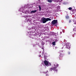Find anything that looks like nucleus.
<instances>
[{"label":"nucleus","instance_id":"nucleus-12","mask_svg":"<svg viewBox=\"0 0 76 76\" xmlns=\"http://www.w3.org/2000/svg\"><path fill=\"white\" fill-rule=\"evenodd\" d=\"M66 19H69V16H68V15H67V16H66Z\"/></svg>","mask_w":76,"mask_h":76},{"label":"nucleus","instance_id":"nucleus-1","mask_svg":"<svg viewBox=\"0 0 76 76\" xmlns=\"http://www.w3.org/2000/svg\"><path fill=\"white\" fill-rule=\"evenodd\" d=\"M44 18H42V23H46L48 21H51V19L50 18H46L44 17Z\"/></svg>","mask_w":76,"mask_h":76},{"label":"nucleus","instance_id":"nucleus-20","mask_svg":"<svg viewBox=\"0 0 76 76\" xmlns=\"http://www.w3.org/2000/svg\"><path fill=\"white\" fill-rule=\"evenodd\" d=\"M69 44V43H67V44Z\"/></svg>","mask_w":76,"mask_h":76},{"label":"nucleus","instance_id":"nucleus-24","mask_svg":"<svg viewBox=\"0 0 76 76\" xmlns=\"http://www.w3.org/2000/svg\"><path fill=\"white\" fill-rule=\"evenodd\" d=\"M50 65H51V64H50Z\"/></svg>","mask_w":76,"mask_h":76},{"label":"nucleus","instance_id":"nucleus-4","mask_svg":"<svg viewBox=\"0 0 76 76\" xmlns=\"http://www.w3.org/2000/svg\"><path fill=\"white\" fill-rule=\"evenodd\" d=\"M44 63L45 65H47L48 64V62L46 60H45L44 61Z\"/></svg>","mask_w":76,"mask_h":76},{"label":"nucleus","instance_id":"nucleus-22","mask_svg":"<svg viewBox=\"0 0 76 76\" xmlns=\"http://www.w3.org/2000/svg\"><path fill=\"white\" fill-rule=\"evenodd\" d=\"M49 34V35H50V34Z\"/></svg>","mask_w":76,"mask_h":76},{"label":"nucleus","instance_id":"nucleus-23","mask_svg":"<svg viewBox=\"0 0 76 76\" xmlns=\"http://www.w3.org/2000/svg\"><path fill=\"white\" fill-rule=\"evenodd\" d=\"M39 1H40V0H39Z\"/></svg>","mask_w":76,"mask_h":76},{"label":"nucleus","instance_id":"nucleus-9","mask_svg":"<svg viewBox=\"0 0 76 76\" xmlns=\"http://www.w3.org/2000/svg\"><path fill=\"white\" fill-rule=\"evenodd\" d=\"M38 7L39 8V10L41 11V5H39Z\"/></svg>","mask_w":76,"mask_h":76},{"label":"nucleus","instance_id":"nucleus-13","mask_svg":"<svg viewBox=\"0 0 76 76\" xmlns=\"http://www.w3.org/2000/svg\"><path fill=\"white\" fill-rule=\"evenodd\" d=\"M68 9L69 10H72V7H70L68 8Z\"/></svg>","mask_w":76,"mask_h":76},{"label":"nucleus","instance_id":"nucleus-18","mask_svg":"<svg viewBox=\"0 0 76 76\" xmlns=\"http://www.w3.org/2000/svg\"><path fill=\"white\" fill-rule=\"evenodd\" d=\"M41 55H39V57H41Z\"/></svg>","mask_w":76,"mask_h":76},{"label":"nucleus","instance_id":"nucleus-17","mask_svg":"<svg viewBox=\"0 0 76 76\" xmlns=\"http://www.w3.org/2000/svg\"><path fill=\"white\" fill-rule=\"evenodd\" d=\"M56 66H57V67H58V64H57Z\"/></svg>","mask_w":76,"mask_h":76},{"label":"nucleus","instance_id":"nucleus-11","mask_svg":"<svg viewBox=\"0 0 76 76\" xmlns=\"http://www.w3.org/2000/svg\"><path fill=\"white\" fill-rule=\"evenodd\" d=\"M56 42H53V43H52V44L53 45H56Z\"/></svg>","mask_w":76,"mask_h":76},{"label":"nucleus","instance_id":"nucleus-5","mask_svg":"<svg viewBox=\"0 0 76 76\" xmlns=\"http://www.w3.org/2000/svg\"><path fill=\"white\" fill-rule=\"evenodd\" d=\"M63 56H64V54L63 53V52L61 53V54H60V58H61V57H63Z\"/></svg>","mask_w":76,"mask_h":76},{"label":"nucleus","instance_id":"nucleus-25","mask_svg":"<svg viewBox=\"0 0 76 76\" xmlns=\"http://www.w3.org/2000/svg\"><path fill=\"white\" fill-rule=\"evenodd\" d=\"M33 38V39H34V38Z\"/></svg>","mask_w":76,"mask_h":76},{"label":"nucleus","instance_id":"nucleus-3","mask_svg":"<svg viewBox=\"0 0 76 76\" xmlns=\"http://www.w3.org/2000/svg\"><path fill=\"white\" fill-rule=\"evenodd\" d=\"M52 70H54L55 72H57V71H58V70L57 69V67L56 66H54L53 68H51L50 69L49 71L50 72H51Z\"/></svg>","mask_w":76,"mask_h":76},{"label":"nucleus","instance_id":"nucleus-21","mask_svg":"<svg viewBox=\"0 0 76 76\" xmlns=\"http://www.w3.org/2000/svg\"><path fill=\"white\" fill-rule=\"evenodd\" d=\"M50 33H51V32L50 31Z\"/></svg>","mask_w":76,"mask_h":76},{"label":"nucleus","instance_id":"nucleus-6","mask_svg":"<svg viewBox=\"0 0 76 76\" xmlns=\"http://www.w3.org/2000/svg\"><path fill=\"white\" fill-rule=\"evenodd\" d=\"M37 10H34V11H31V12L30 13H35V12H37Z\"/></svg>","mask_w":76,"mask_h":76},{"label":"nucleus","instance_id":"nucleus-14","mask_svg":"<svg viewBox=\"0 0 76 76\" xmlns=\"http://www.w3.org/2000/svg\"><path fill=\"white\" fill-rule=\"evenodd\" d=\"M72 22V21H71V20H69V23H70V22Z\"/></svg>","mask_w":76,"mask_h":76},{"label":"nucleus","instance_id":"nucleus-8","mask_svg":"<svg viewBox=\"0 0 76 76\" xmlns=\"http://www.w3.org/2000/svg\"><path fill=\"white\" fill-rule=\"evenodd\" d=\"M53 1V0H48V1L49 3H52Z\"/></svg>","mask_w":76,"mask_h":76},{"label":"nucleus","instance_id":"nucleus-2","mask_svg":"<svg viewBox=\"0 0 76 76\" xmlns=\"http://www.w3.org/2000/svg\"><path fill=\"white\" fill-rule=\"evenodd\" d=\"M57 20H53L51 22V24L54 26H57Z\"/></svg>","mask_w":76,"mask_h":76},{"label":"nucleus","instance_id":"nucleus-7","mask_svg":"<svg viewBox=\"0 0 76 76\" xmlns=\"http://www.w3.org/2000/svg\"><path fill=\"white\" fill-rule=\"evenodd\" d=\"M65 48H67L68 49H70V46H69V45H66L65 46Z\"/></svg>","mask_w":76,"mask_h":76},{"label":"nucleus","instance_id":"nucleus-19","mask_svg":"<svg viewBox=\"0 0 76 76\" xmlns=\"http://www.w3.org/2000/svg\"><path fill=\"white\" fill-rule=\"evenodd\" d=\"M46 41V42H48V40H47Z\"/></svg>","mask_w":76,"mask_h":76},{"label":"nucleus","instance_id":"nucleus-10","mask_svg":"<svg viewBox=\"0 0 76 76\" xmlns=\"http://www.w3.org/2000/svg\"><path fill=\"white\" fill-rule=\"evenodd\" d=\"M42 57H44V58H45V57H46V56H45V54H42Z\"/></svg>","mask_w":76,"mask_h":76},{"label":"nucleus","instance_id":"nucleus-16","mask_svg":"<svg viewBox=\"0 0 76 76\" xmlns=\"http://www.w3.org/2000/svg\"><path fill=\"white\" fill-rule=\"evenodd\" d=\"M68 54H70V52H68Z\"/></svg>","mask_w":76,"mask_h":76},{"label":"nucleus","instance_id":"nucleus-15","mask_svg":"<svg viewBox=\"0 0 76 76\" xmlns=\"http://www.w3.org/2000/svg\"><path fill=\"white\" fill-rule=\"evenodd\" d=\"M46 76H48V74H46Z\"/></svg>","mask_w":76,"mask_h":76}]
</instances>
